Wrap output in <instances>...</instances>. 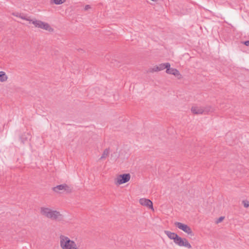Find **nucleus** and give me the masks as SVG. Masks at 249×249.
<instances>
[{"instance_id":"1","label":"nucleus","mask_w":249,"mask_h":249,"mask_svg":"<svg viewBox=\"0 0 249 249\" xmlns=\"http://www.w3.org/2000/svg\"><path fill=\"white\" fill-rule=\"evenodd\" d=\"M40 213L42 215L53 220L60 221L63 220V216L60 212L48 208L41 207Z\"/></svg>"},{"instance_id":"2","label":"nucleus","mask_w":249,"mask_h":249,"mask_svg":"<svg viewBox=\"0 0 249 249\" xmlns=\"http://www.w3.org/2000/svg\"><path fill=\"white\" fill-rule=\"evenodd\" d=\"M60 246L62 249H80L77 247L75 243L68 237L61 235L60 237Z\"/></svg>"},{"instance_id":"3","label":"nucleus","mask_w":249,"mask_h":249,"mask_svg":"<svg viewBox=\"0 0 249 249\" xmlns=\"http://www.w3.org/2000/svg\"><path fill=\"white\" fill-rule=\"evenodd\" d=\"M53 190L57 193L66 192L70 193L71 192V189L66 184H63L57 185L53 188Z\"/></svg>"},{"instance_id":"4","label":"nucleus","mask_w":249,"mask_h":249,"mask_svg":"<svg viewBox=\"0 0 249 249\" xmlns=\"http://www.w3.org/2000/svg\"><path fill=\"white\" fill-rule=\"evenodd\" d=\"M174 242L180 247H185L188 249H191L192 246L186 238H182L178 235L174 239Z\"/></svg>"},{"instance_id":"5","label":"nucleus","mask_w":249,"mask_h":249,"mask_svg":"<svg viewBox=\"0 0 249 249\" xmlns=\"http://www.w3.org/2000/svg\"><path fill=\"white\" fill-rule=\"evenodd\" d=\"M175 225L177 227L178 229L182 230L185 232L187 233L188 235L191 236H194V233L190 228L188 225L183 224L179 222H176Z\"/></svg>"},{"instance_id":"6","label":"nucleus","mask_w":249,"mask_h":249,"mask_svg":"<svg viewBox=\"0 0 249 249\" xmlns=\"http://www.w3.org/2000/svg\"><path fill=\"white\" fill-rule=\"evenodd\" d=\"M130 179V175L129 174H124L118 176L116 178L115 184L121 185L128 182Z\"/></svg>"},{"instance_id":"7","label":"nucleus","mask_w":249,"mask_h":249,"mask_svg":"<svg viewBox=\"0 0 249 249\" xmlns=\"http://www.w3.org/2000/svg\"><path fill=\"white\" fill-rule=\"evenodd\" d=\"M31 23L34 24L35 27L40 28L46 30H50L51 28L49 24L45 23L40 20H37L36 19L33 20L31 21Z\"/></svg>"},{"instance_id":"8","label":"nucleus","mask_w":249,"mask_h":249,"mask_svg":"<svg viewBox=\"0 0 249 249\" xmlns=\"http://www.w3.org/2000/svg\"><path fill=\"white\" fill-rule=\"evenodd\" d=\"M140 203L142 205L147 207L149 209L154 210L152 202L148 199L142 198L139 200Z\"/></svg>"},{"instance_id":"9","label":"nucleus","mask_w":249,"mask_h":249,"mask_svg":"<svg viewBox=\"0 0 249 249\" xmlns=\"http://www.w3.org/2000/svg\"><path fill=\"white\" fill-rule=\"evenodd\" d=\"M166 72L168 74H173L177 77L181 76L180 72L177 69L170 68V67L167 68V70H166Z\"/></svg>"},{"instance_id":"10","label":"nucleus","mask_w":249,"mask_h":249,"mask_svg":"<svg viewBox=\"0 0 249 249\" xmlns=\"http://www.w3.org/2000/svg\"><path fill=\"white\" fill-rule=\"evenodd\" d=\"M191 111L195 114H202L204 113V110L203 107L194 106L192 107Z\"/></svg>"},{"instance_id":"11","label":"nucleus","mask_w":249,"mask_h":249,"mask_svg":"<svg viewBox=\"0 0 249 249\" xmlns=\"http://www.w3.org/2000/svg\"><path fill=\"white\" fill-rule=\"evenodd\" d=\"M164 233L169 239L173 240L174 241V239H176V237L178 236L177 233L168 231H165Z\"/></svg>"},{"instance_id":"12","label":"nucleus","mask_w":249,"mask_h":249,"mask_svg":"<svg viewBox=\"0 0 249 249\" xmlns=\"http://www.w3.org/2000/svg\"><path fill=\"white\" fill-rule=\"evenodd\" d=\"M31 138V135L28 133H25L23 135H22L20 139L21 140V142L22 143H25L28 139H30Z\"/></svg>"},{"instance_id":"13","label":"nucleus","mask_w":249,"mask_h":249,"mask_svg":"<svg viewBox=\"0 0 249 249\" xmlns=\"http://www.w3.org/2000/svg\"><path fill=\"white\" fill-rule=\"evenodd\" d=\"M13 15L16 17L21 18V19L29 21V23H31V21H32V19H31L29 18V17H27V16L24 15L23 14L17 13L13 14Z\"/></svg>"},{"instance_id":"14","label":"nucleus","mask_w":249,"mask_h":249,"mask_svg":"<svg viewBox=\"0 0 249 249\" xmlns=\"http://www.w3.org/2000/svg\"><path fill=\"white\" fill-rule=\"evenodd\" d=\"M8 77L3 71H0V82H4L7 81Z\"/></svg>"},{"instance_id":"15","label":"nucleus","mask_w":249,"mask_h":249,"mask_svg":"<svg viewBox=\"0 0 249 249\" xmlns=\"http://www.w3.org/2000/svg\"><path fill=\"white\" fill-rule=\"evenodd\" d=\"M158 66L160 71L163 70L165 69L167 70V68L170 67V64L169 63H161L158 65Z\"/></svg>"},{"instance_id":"16","label":"nucleus","mask_w":249,"mask_h":249,"mask_svg":"<svg viewBox=\"0 0 249 249\" xmlns=\"http://www.w3.org/2000/svg\"><path fill=\"white\" fill-rule=\"evenodd\" d=\"M109 148H106L104 150L102 156L100 158V160H103L106 159L107 157L109 156Z\"/></svg>"},{"instance_id":"17","label":"nucleus","mask_w":249,"mask_h":249,"mask_svg":"<svg viewBox=\"0 0 249 249\" xmlns=\"http://www.w3.org/2000/svg\"><path fill=\"white\" fill-rule=\"evenodd\" d=\"M66 1V0H51V3L59 5L64 3Z\"/></svg>"},{"instance_id":"18","label":"nucleus","mask_w":249,"mask_h":249,"mask_svg":"<svg viewBox=\"0 0 249 249\" xmlns=\"http://www.w3.org/2000/svg\"><path fill=\"white\" fill-rule=\"evenodd\" d=\"M160 71V69H159V67L158 66H156L152 68H150L148 70V71L150 72H153L155 71Z\"/></svg>"},{"instance_id":"19","label":"nucleus","mask_w":249,"mask_h":249,"mask_svg":"<svg viewBox=\"0 0 249 249\" xmlns=\"http://www.w3.org/2000/svg\"><path fill=\"white\" fill-rule=\"evenodd\" d=\"M204 108V113H209L210 112L213 111V109L211 106H207Z\"/></svg>"},{"instance_id":"20","label":"nucleus","mask_w":249,"mask_h":249,"mask_svg":"<svg viewBox=\"0 0 249 249\" xmlns=\"http://www.w3.org/2000/svg\"><path fill=\"white\" fill-rule=\"evenodd\" d=\"M242 203L243 204L245 208H248V207H249V201H247V200H243L242 201Z\"/></svg>"},{"instance_id":"21","label":"nucleus","mask_w":249,"mask_h":249,"mask_svg":"<svg viewBox=\"0 0 249 249\" xmlns=\"http://www.w3.org/2000/svg\"><path fill=\"white\" fill-rule=\"evenodd\" d=\"M224 217L221 216L217 220H216V223H219L223 221L224 219Z\"/></svg>"},{"instance_id":"22","label":"nucleus","mask_w":249,"mask_h":249,"mask_svg":"<svg viewBox=\"0 0 249 249\" xmlns=\"http://www.w3.org/2000/svg\"><path fill=\"white\" fill-rule=\"evenodd\" d=\"M242 43L245 45L247 46H249V40L245 41L242 42Z\"/></svg>"},{"instance_id":"23","label":"nucleus","mask_w":249,"mask_h":249,"mask_svg":"<svg viewBox=\"0 0 249 249\" xmlns=\"http://www.w3.org/2000/svg\"><path fill=\"white\" fill-rule=\"evenodd\" d=\"M90 8V6L89 5H86L85 6L84 9H85V10L87 11Z\"/></svg>"}]
</instances>
